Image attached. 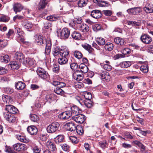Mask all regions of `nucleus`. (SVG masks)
<instances>
[{"label": "nucleus", "mask_w": 153, "mask_h": 153, "mask_svg": "<svg viewBox=\"0 0 153 153\" xmlns=\"http://www.w3.org/2000/svg\"><path fill=\"white\" fill-rule=\"evenodd\" d=\"M13 9L16 14L20 12L23 9V7L20 4L16 3L13 5Z\"/></svg>", "instance_id": "2eb2a0df"}, {"label": "nucleus", "mask_w": 153, "mask_h": 153, "mask_svg": "<svg viewBox=\"0 0 153 153\" xmlns=\"http://www.w3.org/2000/svg\"><path fill=\"white\" fill-rule=\"evenodd\" d=\"M69 140L73 144L77 143L79 141L77 137L75 136H70L69 137Z\"/></svg>", "instance_id": "8fccbe9b"}, {"label": "nucleus", "mask_w": 153, "mask_h": 153, "mask_svg": "<svg viewBox=\"0 0 153 153\" xmlns=\"http://www.w3.org/2000/svg\"><path fill=\"white\" fill-rule=\"evenodd\" d=\"M22 25L25 28L28 30L31 29L33 26V25L31 22L27 20L23 22Z\"/></svg>", "instance_id": "b1692460"}, {"label": "nucleus", "mask_w": 153, "mask_h": 153, "mask_svg": "<svg viewBox=\"0 0 153 153\" xmlns=\"http://www.w3.org/2000/svg\"><path fill=\"white\" fill-rule=\"evenodd\" d=\"M71 36L73 39L78 40L80 39L81 36L79 33L76 31H74L71 33Z\"/></svg>", "instance_id": "7c9ffc66"}, {"label": "nucleus", "mask_w": 153, "mask_h": 153, "mask_svg": "<svg viewBox=\"0 0 153 153\" xmlns=\"http://www.w3.org/2000/svg\"><path fill=\"white\" fill-rule=\"evenodd\" d=\"M80 70L79 71L83 73H86L88 71V67L84 64H81L79 66Z\"/></svg>", "instance_id": "393cba45"}, {"label": "nucleus", "mask_w": 153, "mask_h": 153, "mask_svg": "<svg viewBox=\"0 0 153 153\" xmlns=\"http://www.w3.org/2000/svg\"><path fill=\"white\" fill-rule=\"evenodd\" d=\"M58 36L63 40H66L68 39L70 34V30L67 27H64L62 30L59 29L57 31Z\"/></svg>", "instance_id": "f03ea898"}, {"label": "nucleus", "mask_w": 153, "mask_h": 153, "mask_svg": "<svg viewBox=\"0 0 153 153\" xmlns=\"http://www.w3.org/2000/svg\"><path fill=\"white\" fill-rule=\"evenodd\" d=\"M82 46L85 50L87 51L89 53H92L94 51V49L91 47V46L87 44L82 45Z\"/></svg>", "instance_id": "c756f323"}, {"label": "nucleus", "mask_w": 153, "mask_h": 153, "mask_svg": "<svg viewBox=\"0 0 153 153\" xmlns=\"http://www.w3.org/2000/svg\"><path fill=\"white\" fill-rule=\"evenodd\" d=\"M78 29L80 31L86 33L89 30V27L86 24H80L78 25Z\"/></svg>", "instance_id": "412c9836"}, {"label": "nucleus", "mask_w": 153, "mask_h": 153, "mask_svg": "<svg viewBox=\"0 0 153 153\" xmlns=\"http://www.w3.org/2000/svg\"><path fill=\"white\" fill-rule=\"evenodd\" d=\"M61 119L67 120L71 116V111H66L62 113L59 115Z\"/></svg>", "instance_id": "dca6fc26"}, {"label": "nucleus", "mask_w": 153, "mask_h": 153, "mask_svg": "<svg viewBox=\"0 0 153 153\" xmlns=\"http://www.w3.org/2000/svg\"><path fill=\"white\" fill-rule=\"evenodd\" d=\"M62 46H56L53 49L52 51V53L54 56H60V52L62 49Z\"/></svg>", "instance_id": "5701e85b"}, {"label": "nucleus", "mask_w": 153, "mask_h": 153, "mask_svg": "<svg viewBox=\"0 0 153 153\" xmlns=\"http://www.w3.org/2000/svg\"><path fill=\"white\" fill-rule=\"evenodd\" d=\"M14 58L19 61L20 62L22 63L23 64V61H25V59L22 53L18 52L15 53Z\"/></svg>", "instance_id": "9b49d317"}, {"label": "nucleus", "mask_w": 153, "mask_h": 153, "mask_svg": "<svg viewBox=\"0 0 153 153\" xmlns=\"http://www.w3.org/2000/svg\"><path fill=\"white\" fill-rule=\"evenodd\" d=\"M56 97L55 95L54 94H48L46 96L45 99L47 101H49L51 102L56 100Z\"/></svg>", "instance_id": "473e14b6"}, {"label": "nucleus", "mask_w": 153, "mask_h": 153, "mask_svg": "<svg viewBox=\"0 0 153 153\" xmlns=\"http://www.w3.org/2000/svg\"><path fill=\"white\" fill-rule=\"evenodd\" d=\"M72 118L76 123L80 124L83 123L86 119L85 115L80 114L73 116Z\"/></svg>", "instance_id": "20e7f679"}, {"label": "nucleus", "mask_w": 153, "mask_h": 153, "mask_svg": "<svg viewBox=\"0 0 153 153\" xmlns=\"http://www.w3.org/2000/svg\"><path fill=\"white\" fill-rule=\"evenodd\" d=\"M16 137L17 139L20 141L26 143L28 142V140L25 137L19 135H16Z\"/></svg>", "instance_id": "ea45409f"}, {"label": "nucleus", "mask_w": 153, "mask_h": 153, "mask_svg": "<svg viewBox=\"0 0 153 153\" xmlns=\"http://www.w3.org/2000/svg\"><path fill=\"white\" fill-rule=\"evenodd\" d=\"M10 96L5 95L2 96V100L4 103H9L10 101L11 100Z\"/></svg>", "instance_id": "3c124183"}, {"label": "nucleus", "mask_w": 153, "mask_h": 153, "mask_svg": "<svg viewBox=\"0 0 153 153\" xmlns=\"http://www.w3.org/2000/svg\"><path fill=\"white\" fill-rule=\"evenodd\" d=\"M4 91L6 93L10 94L13 92V89L7 87L4 88Z\"/></svg>", "instance_id": "0e129e2a"}, {"label": "nucleus", "mask_w": 153, "mask_h": 153, "mask_svg": "<svg viewBox=\"0 0 153 153\" xmlns=\"http://www.w3.org/2000/svg\"><path fill=\"white\" fill-rule=\"evenodd\" d=\"M141 41L145 44H149L152 41V38L148 35L143 34L140 38Z\"/></svg>", "instance_id": "6e6552de"}, {"label": "nucleus", "mask_w": 153, "mask_h": 153, "mask_svg": "<svg viewBox=\"0 0 153 153\" xmlns=\"http://www.w3.org/2000/svg\"><path fill=\"white\" fill-rule=\"evenodd\" d=\"M96 41L97 44L100 46L103 45L105 43V39L100 37H97L96 40Z\"/></svg>", "instance_id": "e433bc0d"}, {"label": "nucleus", "mask_w": 153, "mask_h": 153, "mask_svg": "<svg viewBox=\"0 0 153 153\" xmlns=\"http://www.w3.org/2000/svg\"><path fill=\"white\" fill-rule=\"evenodd\" d=\"M70 66L71 68L74 71H76V72H78L79 71V70H77L78 68V65L75 62L70 63Z\"/></svg>", "instance_id": "a18cd8bd"}, {"label": "nucleus", "mask_w": 153, "mask_h": 153, "mask_svg": "<svg viewBox=\"0 0 153 153\" xmlns=\"http://www.w3.org/2000/svg\"><path fill=\"white\" fill-rule=\"evenodd\" d=\"M54 92L58 94L62 95L65 93L64 91L59 87H57L54 89Z\"/></svg>", "instance_id": "09e8293b"}, {"label": "nucleus", "mask_w": 153, "mask_h": 153, "mask_svg": "<svg viewBox=\"0 0 153 153\" xmlns=\"http://www.w3.org/2000/svg\"><path fill=\"white\" fill-rule=\"evenodd\" d=\"M59 126L60 125L59 123L56 122H52L47 126V131L48 133H54L58 130Z\"/></svg>", "instance_id": "7ed1b4c3"}, {"label": "nucleus", "mask_w": 153, "mask_h": 153, "mask_svg": "<svg viewBox=\"0 0 153 153\" xmlns=\"http://www.w3.org/2000/svg\"><path fill=\"white\" fill-rule=\"evenodd\" d=\"M71 114L72 115H77L81 113V111L78 107L74 105L71 107Z\"/></svg>", "instance_id": "a211bd4d"}, {"label": "nucleus", "mask_w": 153, "mask_h": 153, "mask_svg": "<svg viewBox=\"0 0 153 153\" xmlns=\"http://www.w3.org/2000/svg\"><path fill=\"white\" fill-rule=\"evenodd\" d=\"M103 68L105 70L110 71L112 69V66L108 64H104L103 65Z\"/></svg>", "instance_id": "13d9d810"}, {"label": "nucleus", "mask_w": 153, "mask_h": 153, "mask_svg": "<svg viewBox=\"0 0 153 153\" xmlns=\"http://www.w3.org/2000/svg\"><path fill=\"white\" fill-rule=\"evenodd\" d=\"M27 130L29 134L33 135H36L38 132L37 128L34 126H28Z\"/></svg>", "instance_id": "9d476101"}, {"label": "nucleus", "mask_w": 153, "mask_h": 153, "mask_svg": "<svg viewBox=\"0 0 153 153\" xmlns=\"http://www.w3.org/2000/svg\"><path fill=\"white\" fill-rule=\"evenodd\" d=\"M10 18L6 16H2L0 18V22H7L9 21Z\"/></svg>", "instance_id": "680f3d73"}, {"label": "nucleus", "mask_w": 153, "mask_h": 153, "mask_svg": "<svg viewBox=\"0 0 153 153\" xmlns=\"http://www.w3.org/2000/svg\"><path fill=\"white\" fill-rule=\"evenodd\" d=\"M131 65V63L130 62H124L120 64V65L122 68H127L129 67Z\"/></svg>", "instance_id": "79ce46f5"}, {"label": "nucleus", "mask_w": 153, "mask_h": 153, "mask_svg": "<svg viewBox=\"0 0 153 153\" xmlns=\"http://www.w3.org/2000/svg\"><path fill=\"white\" fill-rule=\"evenodd\" d=\"M85 100H90L92 97V95L89 92H85L83 95Z\"/></svg>", "instance_id": "864d4df0"}, {"label": "nucleus", "mask_w": 153, "mask_h": 153, "mask_svg": "<svg viewBox=\"0 0 153 153\" xmlns=\"http://www.w3.org/2000/svg\"><path fill=\"white\" fill-rule=\"evenodd\" d=\"M32 149L34 153H40L41 151V149L36 146H33Z\"/></svg>", "instance_id": "bf43d9fd"}, {"label": "nucleus", "mask_w": 153, "mask_h": 153, "mask_svg": "<svg viewBox=\"0 0 153 153\" xmlns=\"http://www.w3.org/2000/svg\"><path fill=\"white\" fill-rule=\"evenodd\" d=\"M60 56L68 58L69 57V51L64 47L62 46L60 52Z\"/></svg>", "instance_id": "4be33fe9"}, {"label": "nucleus", "mask_w": 153, "mask_h": 153, "mask_svg": "<svg viewBox=\"0 0 153 153\" xmlns=\"http://www.w3.org/2000/svg\"><path fill=\"white\" fill-rule=\"evenodd\" d=\"M108 3L105 1H100L99 5L101 7H105L108 6Z\"/></svg>", "instance_id": "338daca9"}, {"label": "nucleus", "mask_w": 153, "mask_h": 153, "mask_svg": "<svg viewBox=\"0 0 153 153\" xmlns=\"http://www.w3.org/2000/svg\"><path fill=\"white\" fill-rule=\"evenodd\" d=\"M5 110L7 112H8L12 114H16L18 111L17 108L11 105H6Z\"/></svg>", "instance_id": "0eeeda50"}, {"label": "nucleus", "mask_w": 153, "mask_h": 153, "mask_svg": "<svg viewBox=\"0 0 153 153\" xmlns=\"http://www.w3.org/2000/svg\"><path fill=\"white\" fill-rule=\"evenodd\" d=\"M74 55L75 57L78 59L81 58L82 56V54L79 51H75Z\"/></svg>", "instance_id": "5fc2aeb1"}, {"label": "nucleus", "mask_w": 153, "mask_h": 153, "mask_svg": "<svg viewBox=\"0 0 153 153\" xmlns=\"http://www.w3.org/2000/svg\"><path fill=\"white\" fill-rule=\"evenodd\" d=\"M29 117L30 120L34 122H36L39 120L38 116L35 114H30Z\"/></svg>", "instance_id": "a19ab883"}, {"label": "nucleus", "mask_w": 153, "mask_h": 153, "mask_svg": "<svg viewBox=\"0 0 153 153\" xmlns=\"http://www.w3.org/2000/svg\"><path fill=\"white\" fill-rule=\"evenodd\" d=\"M65 126L67 130L71 131H75L76 129L75 124L72 122L66 123Z\"/></svg>", "instance_id": "4468645a"}, {"label": "nucleus", "mask_w": 153, "mask_h": 153, "mask_svg": "<svg viewBox=\"0 0 153 153\" xmlns=\"http://www.w3.org/2000/svg\"><path fill=\"white\" fill-rule=\"evenodd\" d=\"M10 66L13 70H17L19 67V64L16 61L11 62H10Z\"/></svg>", "instance_id": "bb28decb"}, {"label": "nucleus", "mask_w": 153, "mask_h": 153, "mask_svg": "<svg viewBox=\"0 0 153 153\" xmlns=\"http://www.w3.org/2000/svg\"><path fill=\"white\" fill-rule=\"evenodd\" d=\"M44 27L47 29L51 30L52 24L49 22L47 21L44 23Z\"/></svg>", "instance_id": "37998d69"}, {"label": "nucleus", "mask_w": 153, "mask_h": 153, "mask_svg": "<svg viewBox=\"0 0 153 153\" xmlns=\"http://www.w3.org/2000/svg\"><path fill=\"white\" fill-rule=\"evenodd\" d=\"M35 42L37 45L42 46H45V53L47 55L50 54L51 50V42L50 40L47 39L45 42L44 41L42 35H37L34 36Z\"/></svg>", "instance_id": "f257e3e1"}, {"label": "nucleus", "mask_w": 153, "mask_h": 153, "mask_svg": "<svg viewBox=\"0 0 153 153\" xmlns=\"http://www.w3.org/2000/svg\"><path fill=\"white\" fill-rule=\"evenodd\" d=\"M104 48L106 50L111 51L113 48V45L111 43L108 42L105 45Z\"/></svg>", "instance_id": "58836bf2"}, {"label": "nucleus", "mask_w": 153, "mask_h": 153, "mask_svg": "<svg viewBox=\"0 0 153 153\" xmlns=\"http://www.w3.org/2000/svg\"><path fill=\"white\" fill-rule=\"evenodd\" d=\"M59 70V65L58 64H55L53 65V71L56 73H58Z\"/></svg>", "instance_id": "6e6d98bb"}, {"label": "nucleus", "mask_w": 153, "mask_h": 153, "mask_svg": "<svg viewBox=\"0 0 153 153\" xmlns=\"http://www.w3.org/2000/svg\"><path fill=\"white\" fill-rule=\"evenodd\" d=\"M99 144L102 149H105L107 146V143L106 140L100 141L99 142Z\"/></svg>", "instance_id": "de8ad7c7"}, {"label": "nucleus", "mask_w": 153, "mask_h": 153, "mask_svg": "<svg viewBox=\"0 0 153 153\" xmlns=\"http://www.w3.org/2000/svg\"><path fill=\"white\" fill-rule=\"evenodd\" d=\"M88 2V0H79L77 1V4L79 7H82L85 6Z\"/></svg>", "instance_id": "2f4dec72"}, {"label": "nucleus", "mask_w": 153, "mask_h": 153, "mask_svg": "<svg viewBox=\"0 0 153 153\" xmlns=\"http://www.w3.org/2000/svg\"><path fill=\"white\" fill-rule=\"evenodd\" d=\"M37 73L40 77L43 79H46L49 76L48 73L44 69L41 68H39L37 69Z\"/></svg>", "instance_id": "423d86ee"}, {"label": "nucleus", "mask_w": 153, "mask_h": 153, "mask_svg": "<svg viewBox=\"0 0 153 153\" xmlns=\"http://www.w3.org/2000/svg\"><path fill=\"white\" fill-rule=\"evenodd\" d=\"M144 10L147 13H149L152 12L153 7L151 4H146L143 8Z\"/></svg>", "instance_id": "cd10ccee"}, {"label": "nucleus", "mask_w": 153, "mask_h": 153, "mask_svg": "<svg viewBox=\"0 0 153 153\" xmlns=\"http://www.w3.org/2000/svg\"><path fill=\"white\" fill-rule=\"evenodd\" d=\"M83 102L85 106L88 108H90L92 106V102L90 100H84Z\"/></svg>", "instance_id": "c03bdc74"}, {"label": "nucleus", "mask_w": 153, "mask_h": 153, "mask_svg": "<svg viewBox=\"0 0 153 153\" xmlns=\"http://www.w3.org/2000/svg\"><path fill=\"white\" fill-rule=\"evenodd\" d=\"M104 14L106 16H109L112 14V12L110 10H103L102 11Z\"/></svg>", "instance_id": "052dcab7"}, {"label": "nucleus", "mask_w": 153, "mask_h": 153, "mask_svg": "<svg viewBox=\"0 0 153 153\" xmlns=\"http://www.w3.org/2000/svg\"><path fill=\"white\" fill-rule=\"evenodd\" d=\"M100 77L104 81L108 82L110 80L111 76L106 71L103 72L100 74Z\"/></svg>", "instance_id": "1a4fd4ad"}, {"label": "nucleus", "mask_w": 153, "mask_h": 153, "mask_svg": "<svg viewBox=\"0 0 153 153\" xmlns=\"http://www.w3.org/2000/svg\"><path fill=\"white\" fill-rule=\"evenodd\" d=\"M15 87L16 88L19 90L23 89L25 87V84L21 81H19L15 83Z\"/></svg>", "instance_id": "aec40b11"}, {"label": "nucleus", "mask_w": 153, "mask_h": 153, "mask_svg": "<svg viewBox=\"0 0 153 153\" xmlns=\"http://www.w3.org/2000/svg\"><path fill=\"white\" fill-rule=\"evenodd\" d=\"M13 149L16 151L21 152L26 150L27 147L25 145L22 143H18L13 145Z\"/></svg>", "instance_id": "39448f33"}, {"label": "nucleus", "mask_w": 153, "mask_h": 153, "mask_svg": "<svg viewBox=\"0 0 153 153\" xmlns=\"http://www.w3.org/2000/svg\"><path fill=\"white\" fill-rule=\"evenodd\" d=\"M102 13L100 11L95 10L92 11L91 13V15L93 18L95 19H99L102 16Z\"/></svg>", "instance_id": "f3484780"}, {"label": "nucleus", "mask_w": 153, "mask_h": 153, "mask_svg": "<svg viewBox=\"0 0 153 153\" xmlns=\"http://www.w3.org/2000/svg\"><path fill=\"white\" fill-rule=\"evenodd\" d=\"M11 113H9L8 112H4L3 113V117L4 119L7 121L13 115Z\"/></svg>", "instance_id": "49530a36"}, {"label": "nucleus", "mask_w": 153, "mask_h": 153, "mask_svg": "<svg viewBox=\"0 0 153 153\" xmlns=\"http://www.w3.org/2000/svg\"><path fill=\"white\" fill-rule=\"evenodd\" d=\"M127 11L129 14L137 15L141 12V10L140 7H134L128 10Z\"/></svg>", "instance_id": "6ab92c4d"}, {"label": "nucleus", "mask_w": 153, "mask_h": 153, "mask_svg": "<svg viewBox=\"0 0 153 153\" xmlns=\"http://www.w3.org/2000/svg\"><path fill=\"white\" fill-rule=\"evenodd\" d=\"M46 0H42L40 1L38 7V9L39 10H41L45 7L47 4V3L45 1Z\"/></svg>", "instance_id": "c9c22d12"}, {"label": "nucleus", "mask_w": 153, "mask_h": 153, "mask_svg": "<svg viewBox=\"0 0 153 153\" xmlns=\"http://www.w3.org/2000/svg\"><path fill=\"white\" fill-rule=\"evenodd\" d=\"M23 64L27 65L30 67H35V60L29 58H26L25 60L23 61Z\"/></svg>", "instance_id": "f8f14e48"}, {"label": "nucleus", "mask_w": 153, "mask_h": 153, "mask_svg": "<svg viewBox=\"0 0 153 153\" xmlns=\"http://www.w3.org/2000/svg\"><path fill=\"white\" fill-rule=\"evenodd\" d=\"M130 49L128 48H124L122 50V53L124 55L128 54L130 53Z\"/></svg>", "instance_id": "e2e57ef3"}, {"label": "nucleus", "mask_w": 153, "mask_h": 153, "mask_svg": "<svg viewBox=\"0 0 153 153\" xmlns=\"http://www.w3.org/2000/svg\"><path fill=\"white\" fill-rule=\"evenodd\" d=\"M64 139V136L62 135H59L54 138V140L56 143L59 144L63 142Z\"/></svg>", "instance_id": "72a5a7b5"}, {"label": "nucleus", "mask_w": 153, "mask_h": 153, "mask_svg": "<svg viewBox=\"0 0 153 153\" xmlns=\"http://www.w3.org/2000/svg\"><path fill=\"white\" fill-rule=\"evenodd\" d=\"M0 60L1 62L6 63L10 61V59L8 55L3 54L0 57Z\"/></svg>", "instance_id": "c85d7f7f"}, {"label": "nucleus", "mask_w": 153, "mask_h": 153, "mask_svg": "<svg viewBox=\"0 0 153 153\" xmlns=\"http://www.w3.org/2000/svg\"><path fill=\"white\" fill-rule=\"evenodd\" d=\"M61 147L62 149L65 151H68L69 150V146L66 144H63Z\"/></svg>", "instance_id": "774afa93"}, {"label": "nucleus", "mask_w": 153, "mask_h": 153, "mask_svg": "<svg viewBox=\"0 0 153 153\" xmlns=\"http://www.w3.org/2000/svg\"><path fill=\"white\" fill-rule=\"evenodd\" d=\"M59 18V16L55 15L49 16L46 18V19L50 21H54L58 19Z\"/></svg>", "instance_id": "4c0bfd02"}, {"label": "nucleus", "mask_w": 153, "mask_h": 153, "mask_svg": "<svg viewBox=\"0 0 153 153\" xmlns=\"http://www.w3.org/2000/svg\"><path fill=\"white\" fill-rule=\"evenodd\" d=\"M101 26L98 24H96L94 25L93 27V29L94 31H97L100 30L101 29Z\"/></svg>", "instance_id": "69168bd1"}, {"label": "nucleus", "mask_w": 153, "mask_h": 153, "mask_svg": "<svg viewBox=\"0 0 153 153\" xmlns=\"http://www.w3.org/2000/svg\"><path fill=\"white\" fill-rule=\"evenodd\" d=\"M140 70L144 73H147L148 71V66H142L140 67Z\"/></svg>", "instance_id": "4d7b16f0"}, {"label": "nucleus", "mask_w": 153, "mask_h": 153, "mask_svg": "<svg viewBox=\"0 0 153 153\" xmlns=\"http://www.w3.org/2000/svg\"><path fill=\"white\" fill-rule=\"evenodd\" d=\"M76 131L78 134L82 135L84 133V130L82 127L78 126L76 127Z\"/></svg>", "instance_id": "603ef678"}, {"label": "nucleus", "mask_w": 153, "mask_h": 153, "mask_svg": "<svg viewBox=\"0 0 153 153\" xmlns=\"http://www.w3.org/2000/svg\"><path fill=\"white\" fill-rule=\"evenodd\" d=\"M78 73L76 72L74 73L73 78L77 81H81L83 79V74H78Z\"/></svg>", "instance_id": "a878e982"}, {"label": "nucleus", "mask_w": 153, "mask_h": 153, "mask_svg": "<svg viewBox=\"0 0 153 153\" xmlns=\"http://www.w3.org/2000/svg\"><path fill=\"white\" fill-rule=\"evenodd\" d=\"M46 146L48 149L49 150L53 152H56L57 149L55 145L51 141H48L46 143Z\"/></svg>", "instance_id": "ddd939ff"}, {"label": "nucleus", "mask_w": 153, "mask_h": 153, "mask_svg": "<svg viewBox=\"0 0 153 153\" xmlns=\"http://www.w3.org/2000/svg\"><path fill=\"white\" fill-rule=\"evenodd\" d=\"M58 59V62L59 64L63 65L66 64L68 61V58L61 56Z\"/></svg>", "instance_id": "f704fd0d"}]
</instances>
